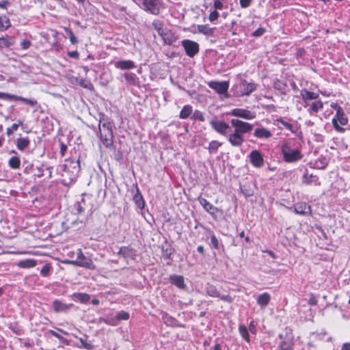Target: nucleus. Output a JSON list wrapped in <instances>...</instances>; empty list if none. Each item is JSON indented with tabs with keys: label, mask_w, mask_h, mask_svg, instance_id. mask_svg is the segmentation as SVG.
<instances>
[{
	"label": "nucleus",
	"mask_w": 350,
	"mask_h": 350,
	"mask_svg": "<svg viewBox=\"0 0 350 350\" xmlns=\"http://www.w3.org/2000/svg\"><path fill=\"white\" fill-rule=\"evenodd\" d=\"M131 252V250H130L128 247H121L119 251V254L123 255L124 257L127 256L129 253Z\"/></svg>",
	"instance_id": "603ef678"
},
{
	"label": "nucleus",
	"mask_w": 350,
	"mask_h": 350,
	"mask_svg": "<svg viewBox=\"0 0 350 350\" xmlns=\"http://www.w3.org/2000/svg\"><path fill=\"white\" fill-rule=\"evenodd\" d=\"M323 107V104L321 100H317L313 102L310 108L308 109L309 113L310 115H313L317 113L319 111L321 110Z\"/></svg>",
	"instance_id": "cd10ccee"
},
{
	"label": "nucleus",
	"mask_w": 350,
	"mask_h": 350,
	"mask_svg": "<svg viewBox=\"0 0 350 350\" xmlns=\"http://www.w3.org/2000/svg\"><path fill=\"white\" fill-rule=\"evenodd\" d=\"M37 265V262L33 259H26L21 260L17 263V266L23 269H29L34 267Z\"/></svg>",
	"instance_id": "a878e982"
},
{
	"label": "nucleus",
	"mask_w": 350,
	"mask_h": 350,
	"mask_svg": "<svg viewBox=\"0 0 350 350\" xmlns=\"http://www.w3.org/2000/svg\"><path fill=\"white\" fill-rule=\"evenodd\" d=\"M249 159L252 165L256 168H260L264 165L263 155L258 150H252L249 154Z\"/></svg>",
	"instance_id": "4468645a"
},
{
	"label": "nucleus",
	"mask_w": 350,
	"mask_h": 350,
	"mask_svg": "<svg viewBox=\"0 0 350 350\" xmlns=\"http://www.w3.org/2000/svg\"><path fill=\"white\" fill-rule=\"evenodd\" d=\"M237 88L239 96L249 95L256 89V85L254 83H248L246 80L243 79L237 85Z\"/></svg>",
	"instance_id": "9d476101"
},
{
	"label": "nucleus",
	"mask_w": 350,
	"mask_h": 350,
	"mask_svg": "<svg viewBox=\"0 0 350 350\" xmlns=\"http://www.w3.org/2000/svg\"><path fill=\"white\" fill-rule=\"evenodd\" d=\"M115 67L120 70H129L135 67L132 60H120L115 63Z\"/></svg>",
	"instance_id": "5701e85b"
},
{
	"label": "nucleus",
	"mask_w": 350,
	"mask_h": 350,
	"mask_svg": "<svg viewBox=\"0 0 350 350\" xmlns=\"http://www.w3.org/2000/svg\"><path fill=\"white\" fill-rule=\"evenodd\" d=\"M239 330L243 338L247 342H250V336L247 327L244 325H240L239 327Z\"/></svg>",
	"instance_id": "c9c22d12"
},
{
	"label": "nucleus",
	"mask_w": 350,
	"mask_h": 350,
	"mask_svg": "<svg viewBox=\"0 0 350 350\" xmlns=\"http://www.w3.org/2000/svg\"><path fill=\"white\" fill-rule=\"evenodd\" d=\"M308 303L311 306H314L317 304V300L316 299V298L314 297H311V298L309 299L308 301Z\"/></svg>",
	"instance_id": "e2e57ef3"
},
{
	"label": "nucleus",
	"mask_w": 350,
	"mask_h": 350,
	"mask_svg": "<svg viewBox=\"0 0 350 350\" xmlns=\"http://www.w3.org/2000/svg\"><path fill=\"white\" fill-rule=\"evenodd\" d=\"M77 259L76 260H66L64 263L79 266L81 267H85L90 269H94L95 265H94L92 260L85 256L81 249L77 250Z\"/></svg>",
	"instance_id": "39448f33"
},
{
	"label": "nucleus",
	"mask_w": 350,
	"mask_h": 350,
	"mask_svg": "<svg viewBox=\"0 0 350 350\" xmlns=\"http://www.w3.org/2000/svg\"><path fill=\"white\" fill-rule=\"evenodd\" d=\"M126 81L131 84H134L136 81V75L132 72H126L124 74Z\"/></svg>",
	"instance_id": "58836bf2"
},
{
	"label": "nucleus",
	"mask_w": 350,
	"mask_h": 350,
	"mask_svg": "<svg viewBox=\"0 0 350 350\" xmlns=\"http://www.w3.org/2000/svg\"><path fill=\"white\" fill-rule=\"evenodd\" d=\"M192 111H193V107L190 105H186L183 107V108L180 111L179 117L181 119H186L190 115H191Z\"/></svg>",
	"instance_id": "c756f323"
},
{
	"label": "nucleus",
	"mask_w": 350,
	"mask_h": 350,
	"mask_svg": "<svg viewBox=\"0 0 350 350\" xmlns=\"http://www.w3.org/2000/svg\"><path fill=\"white\" fill-rule=\"evenodd\" d=\"M213 1H214V8H215V10L223 9L224 4L221 2V0H213Z\"/></svg>",
	"instance_id": "864d4df0"
},
{
	"label": "nucleus",
	"mask_w": 350,
	"mask_h": 350,
	"mask_svg": "<svg viewBox=\"0 0 350 350\" xmlns=\"http://www.w3.org/2000/svg\"><path fill=\"white\" fill-rule=\"evenodd\" d=\"M49 332L52 336L57 338L58 339L61 340L62 338V337L59 334H57L56 332L53 330H50Z\"/></svg>",
	"instance_id": "0e129e2a"
},
{
	"label": "nucleus",
	"mask_w": 350,
	"mask_h": 350,
	"mask_svg": "<svg viewBox=\"0 0 350 350\" xmlns=\"http://www.w3.org/2000/svg\"><path fill=\"white\" fill-rule=\"evenodd\" d=\"M196 29L198 33L206 36H210L213 33L214 29L211 28L208 25H198Z\"/></svg>",
	"instance_id": "bb28decb"
},
{
	"label": "nucleus",
	"mask_w": 350,
	"mask_h": 350,
	"mask_svg": "<svg viewBox=\"0 0 350 350\" xmlns=\"http://www.w3.org/2000/svg\"><path fill=\"white\" fill-rule=\"evenodd\" d=\"M135 188V193L134 194L133 196V201L135 203L136 206L140 208V209H143L144 208V206H145V202H144V200L143 198V196L139 191V189L137 186V184H135L134 185Z\"/></svg>",
	"instance_id": "412c9836"
},
{
	"label": "nucleus",
	"mask_w": 350,
	"mask_h": 350,
	"mask_svg": "<svg viewBox=\"0 0 350 350\" xmlns=\"http://www.w3.org/2000/svg\"><path fill=\"white\" fill-rule=\"evenodd\" d=\"M348 118L343 109L336 113V115L332 120V122L334 129L340 133L344 132L345 129L342 126H345L348 124Z\"/></svg>",
	"instance_id": "0eeeda50"
},
{
	"label": "nucleus",
	"mask_w": 350,
	"mask_h": 350,
	"mask_svg": "<svg viewBox=\"0 0 350 350\" xmlns=\"http://www.w3.org/2000/svg\"><path fill=\"white\" fill-rule=\"evenodd\" d=\"M273 87L275 89L280 91L281 92H284L286 90V85L283 81L277 79L274 82Z\"/></svg>",
	"instance_id": "f704fd0d"
},
{
	"label": "nucleus",
	"mask_w": 350,
	"mask_h": 350,
	"mask_svg": "<svg viewBox=\"0 0 350 350\" xmlns=\"http://www.w3.org/2000/svg\"><path fill=\"white\" fill-rule=\"evenodd\" d=\"M191 118L193 119V120H198L201 122L204 121V118L203 113H202V112H201L199 110L194 111Z\"/></svg>",
	"instance_id": "a19ab883"
},
{
	"label": "nucleus",
	"mask_w": 350,
	"mask_h": 350,
	"mask_svg": "<svg viewBox=\"0 0 350 350\" xmlns=\"http://www.w3.org/2000/svg\"><path fill=\"white\" fill-rule=\"evenodd\" d=\"M208 86L218 94H222L227 92L229 84L227 81H211Z\"/></svg>",
	"instance_id": "dca6fc26"
},
{
	"label": "nucleus",
	"mask_w": 350,
	"mask_h": 350,
	"mask_svg": "<svg viewBox=\"0 0 350 350\" xmlns=\"http://www.w3.org/2000/svg\"><path fill=\"white\" fill-rule=\"evenodd\" d=\"M92 196L88 194L83 195V198L81 202H78L75 204V207L76 211L78 214H81L83 213L85 208H88L90 206L88 204V202L91 200Z\"/></svg>",
	"instance_id": "f3484780"
},
{
	"label": "nucleus",
	"mask_w": 350,
	"mask_h": 350,
	"mask_svg": "<svg viewBox=\"0 0 350 350\" xmlns=\"http://www.w3.org/2000/svg\"><path fill=\"white\" fill-rule=\"evenodd\" d=\"M8 165L10 168L16 170L21 166V160L18 157H12L8 161Z\"/></svg>",
	"instance_id": "2f4dec72"
},
{
	"label": "nucleus",
	"mask_w": 350,
	"mask_h": 350,
	"mask_svg": "<svg viewBox=\"0 0 350 350\" xmlns=\"http://www.w3.org/2000/svg\"><path fill=\"white\" fill-rule=\"evenodd\" d=\"M254 136L261 139H269L272 136V133L265 127H259L254 130Z\"/></svg>",
	"instance_id": "aec40b11"
},
{
	"label": "nucleus",
	"mask_w": 350,
	"mask_h": 350,
	"mask_svg": "<svg viewBox=\"0 0 350 350\" xmlns=\"http://www.w3.org/2000/svg\"><path fill=\"white\" fill-rule=\"evenodd\" d=\"M66 32L68 33L69 39H70V42L72 44H75L78 42V40H77V38L75 37L74 33L70 29H66Z\"/></svg>",
	"instance_id": "a18cd8bd"
},
{
	"label": "nucleus",
	"mask_w": 350,
	"mask_h": 350,
	"mask_svg": "<svg viewBox=\"0 0 350 350\" xmlns=\"http://www.w3.org/2000/svg\"><path fill=\"white\" fill-rule=\"evenodd\" d=\"M52 267L50 264H45L40 270V274L43 277H48L50 275Z\"/></svg>",
	"instance_id": "e433bc0d"
},
{
	"label": "nucleus",
	"mask_w": 350,
	"mask_h": 350,
	"mask_svg": "<svg viewBox=\"0 0 350 350\" xmlns=\"http://www.w3.org/2000/svg\"><path fill=\"white\" fill-rule=\"evenodd\" d=\"M228 115L239 117L247 120H252L256 117L254 112L243 108L233 109L228 113Z\"/></svg>",
	"instance_id": "f8f14e48"
},
{
	"label": "nucleus",
	"mask_w": 350,
	"mask_h": 350,
	"mask_svg": "<svg viewBox=\"0 0 350 350\" xmlns=\"http://www.w3.org/2000/svg\"><path fill=\"white\" fill-rule=\"evenodd\" d=\"M303 183L307 185L314 183L315 185H319L318 182V178L312 174L308 176L307 174H305L303 176Z\"/></svg>",
	"instance_id": "7c9ffc66"
},
{
	"label": "nucleus",
	"mask_w": 350,
	"mask_h": 350,
	"mask_svg": "<svg viewBox=\"0 0 350 350\" xmlns=\"http://www.w3.org/2000/svg\"><path fill=\"white\" fill-rule=\"evenodd\" d=\"M277 121L281 124V125H282L286 129L288 130V131H291L292 132H293V126L292 124L286 122V121H284L282 118H279L277 120Z\"/></svg>",
	"instance_id": "37998d69"
},
{
	"label": "nucleus",
	"mask_w": 350,
	"mask_h": 350,
	"mask_svg": "<svg viewBox=\"0 0 350 350\" xmlns=\"http://www.w3.org/2000/svg\"><path fill=\"white\" fill-rule=\"evenodd\" d=\"M182 46L184 47L186 54L190 57H194L199 52V44L190 40H183Z\"/></svg>",
	"instance_id": "9b49d317"
},
{
	"label": "nucleus",
	"mask_w": 350,
	"mask_h": 350,
	"mask_svg": "<svg viewBox=\"0 0 350 350\" xmlns=\"http://www.w3.org/2000/svg\"><path fill=\"white\" fill-rule=\"evenodd\" d=\"M253 323H254L253 322H251V323H250V331H251L252 333L255 334V332H256V327H255V325H253Z\"/></svg>",
	"instance_id": "338daca9"
},
{
	"label": "nucleus",
	"mask_w": 350,
	"mask_h": 350,
	"mask_svg": "<svg viewBox=\"0 0 350 350\" xmlns=\"http://www.w3.org/2000/svg\"><path fill=\"white\" fill-rule=\"evenodd\" d=\"M68 56L72 58L78 59L79 58V53L77 51H70L68 53Z\"/></svg>",
	"instance_id": "bf43d9fd"
},
{
	"label": "nucleus",
	"mask_w": 350,
	"mask_h": 350,
	"mask_svg": "<svg viewBox=\"0 0 350 350\" xmlns=\"http://www.w3.org/2000/svg\"><path fill=\"white\" fill-rule=\"evenodd\" d=\"M294 212L301 215H311V206L306 202H299L294 205Z\"/></svg>",
	"instance_id": "2eb2a0df"
},
{
	"label": "nucleus",
	"mask_w": 350,
	"mask_h": 350,
	"mask_svg": "<svg viewBox=\"0 0 350 350\" xmlns=\"http://www.w3.org/2000/svg\"><path fill=\"white\" fill-rule=\"evenodd\" d=\"M65 172L72 174H77L80 170L79 159H67L63 165Z\"/></svg>",
	"instance_id": "ddd939ff"
},
{
	"label": "nucleus",
	"mask_w": 350,
	"mask_h": 350,
	"mask_svg": "<svg viewBox=\"0 0 350 350\" xmlns=\"http://www.w3.org/2000/svg\"><path fill=\"white\" fill-rule=\"evenodd\" d=\"M12 44V42L11 39H9L8 38H0V47H8Z\"/></svg>",
	"instance_id": "79ce46f5"
},
{
	"label": "nucleus",
	"mask_w": 350,
	"mask_h": 350,
	"mask_svg": "<svg viewBox=\"0 0 350 350\" xmlns=\"http://www.w3.org/2000/svg\"><path fill=\"white\" fill-rule=\"evenodd\" d=\"M0 99H4L7 100H15V101H22L27 105H29L31 107H34L38 104V101L34 98H26L20 96H16L14 94H11L5 92H0Z\"/></svg>",
	"instance_id": "1a4fd4ad"
},
{
	"label": "nucleus",
	"mask_w": 350,
	"mask_h": 350,
	"mask_svg": "<svg viewBox=\"0 0 350 350\" xmlns=\"http://www.w3.org/2000/svg\"><path fill=\"white\" fill-rule=\"evenodd\" d=\"M284 160L287 163H295L302 157L300 150L295 146L293 141H287L281 148Z\"/></svg>",
	"instance_id": "f03ea898"
},
{
	"label": "nucleus",
	"mask_w": 350,
	"mask_h": 350,
	"mask_svg": "<svg viewBox=\"0 0 350 350\" xmlns=\"http://www.w3.org/2000/svg\"><path fill=\"white\" fill-rule=\"evenodd\" d=\"M10 27V21L6 16H0V30L5 31Z\"/></svg>",
	"instance_id": "473e14b6"
},
{
	"label": "nucleus",
	"mask_w": 350,
	"mask_h": 350,
	"mask_svg": "<svg viewBox=\"0 0 350 350\" xmlns=\"http://www.w3.org/2000/svg\"><path fill=\"white\" fill-rule=\"evenodd\" d=\"M340 350H350V343L347 342L343 344Z\"/></svg>",
	"instance_id": "69168bd1"
},
{
	"label": "nucleus",
	"mask_w": 350,
	"mask_h": 350,
	"mask_svg": "<svg viewBox=\"0 0 350 350\" xmlns=\"http://www.w3.org/2000/svg\"><path fill=\"white\" fill-rule=\"evenodd\" d=\"M271 299V296L268 293H263L257 298V304L262 308L267 307Z\"/></svg>",
	"instance_id": "b1692460"
},
{
	"label": "nucleus",
	"mask_w": 350,
	"mask_h": 350,
	"mask_svg": "<svg viewBox=\"0 0 350 350\" xmlns=\"http://www.w3.org/2000/svg\"><path fill=\"white\" fill-rule=\"evenodd\" d=\"M31 45V42L29 40L23 39L21 42V46L22 49L27 50L28 49Z\"/></svg>",
	"instance_id": "de8ad7c7"
},
{
	"label": "nucleus",
	"mask_w": 350,
	"mask_h": 350,
	"mask_svg": "<svg viewBox=\"0 0 350 350\" xmlns=\"http://www.w3.org/2000/svg\"><path fill=\"white\" fill-rule=\"evenodd\" d=\"M265 30L264 28H258V29H256V31H254L252 33V35L254 36H256V37H259V36H261L263 35V33H265Z\"/></svg>",
	"instance_id": "5fc2aeb1"
},
{
	"label": "nucleus",
	"mask_w": 350,
	"mask_h": 350,
	"mask_svg": "<svg viewBox=\"0 0 350 350\" xmlns=\"http://www.w3.org/2000/svg\"><path fill=\"white\" fill-rule=\"evenodd\" d=\"M197 251L200 253L201 254H204V247L202 245H199L197 247Z\"/></svg>",
	"instance_id": "774afa93"
},
{
	"label": "nucleus",
	"mask_w": 350,
	"mask_h": 350,
	"mask_svg": "<svg viewBox=\"0 0 350 350\" xmlns=\"http://www.w3.org/2000/svg\"><path fill=\"white\" fill-rule=\"evenodd\" d=\"M30 141L27 137H20L17 139L16 147L20 150H23L29 146Z\"/></svg>",
	"instance_id": "c85d7f7f"
},
{
	"label": "nucleus",
	"mask_w": 350,
	"mask_h": 350,
	"mask_svg": "<svg viewBox=\"0 0 350 350\" xmlns=\"http://www.w3.org/2000/svg\"><path fill=\"white\" fill-rule=\"evenodd\" d=\"M144 10L152 14L157 15L163 8L162 0H143Z\"/></svg>",
	"instance_id": "6e6552de"
},
{
	"label": "nucleus",
	"mask_w": 350,
	"mask_h": 350,
	"mask_svg": "<svg viewBox=\"0 0 350 350\" xmlns=\"http://www.w3.org/2000/svg\"><path fill=\"white\" fill-rule=\"evenodd\" d=\"M205 291L207 295H208L211 297H215V298H219L221 300H222L224 302L227 303H232L234 300L233 297L230 296V295H221L220 294L219 291L217 289V288L210 283H208L205 286Z\"/></svg>",
	"instance_id": "423d86ee"
},
{
	"label": "nucleus",
	"mask_w": 350,
	"mask_h": 350,
	"mask_svg": "<svg viewBox=\"0 0 350 350\" xmlns=\"http://www.w3.org/2000/svg\"><path fill=\"white\" fill-rule=\"evenodd\" d=\"M300 95L304 102H307L311 100H316L319 98V94L310 92L307 89L304 88L300 91Z\"/></svg>",
	"instance_id": "4be33fe9"
},
{
	"label": "nucleus",
	"mask_w": 350,
	"mask_h": 350,
	"mask_svg": "<svg viewBox=\"0 0 350 350\" xmlns=\"http://www.w3.org/2000/svg\"><path fill=\"white\" fill-rule=\"evenodd\" d=\"M79 340L80 342L81 343V345L83 348H85L86 349H93L94 346L91 342H88L82 338H79Z\"/></svg>",
	"instance_id": "49530a36"
},
{
	"label": "nucleus",
	"mask_w": 350,
	"mask_h": 350,
	"mask_svg": "<svg viewBox=\"0 0 350 350\" xmlns=\"http://www.w3.org/2000/svg\"><path fill=\"white\" fill-rule=\"evenodd\" d=\"M170 282L180 289H185L186 284L185 283L184 278L179 275H170Z\"/></svg>",
	"instance_id": "6ab92c4d"
},
{
	"label": "nucleus",
	"mask_w": 350,
	"mask_h": 350,
	"mask_svg": "<svg viewBox=\"0 0 350 350\" xmlns=\"http://www.w3.org/2000/svg\"><path fill=\"white\" fill-rule=\"evenodd\" d=\"M230 124L234 128V131L229 133L230 126L228 123L224 120H218L217 117L210 120L211 128L217 133L226 136L228 142L232 146L241 147L245 142L244 135L252 132L253 125L239 119H232Z\"/></svg>",
	"instance_id": "f257e3e1"
},
{
	"label": "nucleus",
	"mask_w": 350,
	"mask_h": 350,
	"mask_svg": "<svg viewBox=\"0 0 350 350\" xmlns=\"http://www.w3.org/2000/svg\"><path fill=\"white\" fill-rule=\"evenodd\" d=\"M213 350H227L226 346H222L220 344H215L213 347Z\"/></svg>",
	"instance_id": "052dcab7"
},
{
	"label": "nucleus",
	"mask_w": 350,
	"mask_h": 350,
	"mask_svg": "<svg viewBox=\"0 0 350 350\" xmlns=\"http://www.w3.org/2000/svg\"><path fill=\"white\" fill-rule=\"evenodd\" d=\"M222 145L221 143L216 140H213L210 142L208 146V151L211 154L216 153L218 148Z\"/></svg>",
	"instance_id": "72a5a7b5"
},
{
	"label": "nucleus",
	"mask_w": 350,
	"mask_h": 350,
	"mask_svg": "<svg viewBox=\"0 0 350 350\" xmlns=\"http://www.w3.org/2000/svg\"><path fill=\"white\" fill-rule=\"evenodd\" d=\"M100 139L106 148H110L113 143L112 125L109 122L99 124Z\"/></svg>",
	"instance_id": "7ed1b4c3"
},
{
	"label": "nucleus",
	"mask_w": 350,
	"mask_h": 350,
	"mask_svg": "<svg viewBox=\"0 0 350 350\" xmlns=\"http://www.w3.org/2000/svg\"><path fill=\"white\" fill-rule=\"evenodd\" d=\"M198 200L200 205L202 206V207L206 210V211H207L211 215H215L216 213L218 212V208L214 206L205 198H199Z\"/></svg>",
	"instance_id": "a211bd4d"
},
{
	"label": "nucleus",
	"mask_w": 350,
	"mask_h": 350,
	"mask_svg": "<svg viewBox=\"0 0 350 350\" xmlns=\"http://www.w3.org/2000/svg\"><path fill=\"white\" fill-rule=\"evenodd\" d=\"M278 350H292V345L290 342L283 341L279 345Z\"/></svg>",
	"instance_id": "c03bdc74"
},
{
	"label": "nucleus",
	"mask_w": 350,
	"mask_h": 350,
	"mask_svg": "<svg viewBox=\"0 0 350 350\" xmlns=\"http://www.w3.org/2000/svg\"><path fill=\"white\" fill-rule=\"evenodd\" d=\"M129 317H130V315H129V312H125V311H121V312H118V314L116 315V321H122V320L126 321L129 319Z\"/></svg>",
	"instance_id": "ea45409f"
},
{
	"label": "nucleus",
	"mask_w": 350,
	"mask_h": 350,
	"mask_svg": "<svg viewBox=\"0 0 350 350\" xmlns=\"http://www.w3.org/2000/svg\"><path fill=\"white\" fill-rule=\"evenodd\" d=\"M219 18V13L217 10H214L212 12H211L208 19L211 22H213L216 21Z\"/></svg>",
	"instance_id": "8fccbe9b"
},
{
	"label": "nucleus",
	"mask_w": 350,
	"mask_h": 350,
	"mask_svg": "<svg viewBox=\"0 0 350 350\" xmlns=\"http://www.w3.org/2000/svg\"><path fill=\"white\" fill-rule=\"evenodd\" d=\"M251 3L252 0H240V5L243 8L249 7Z\"/></svg>",
	"instance_id": "6e6d98bb"
},
{
	"label": "nucleus",
	"mask_w": 350,
	"mask_h": 350,
	"mask_svg": "<svg viewBox=\"0 0 350 350\" xmlns=\"http://www.w3.org/2000/svg\"><path fill=\"white\" fill-rule=\"evenodd\" d=\"M152 27L161 37L165 44L171 45L176 40V37L172 31L168 28L164 27L161 22L159 21H153Z\"/></svg>",
	"instance_id": "20e7f679"
},
{
	"label": "nucleus",
	"mask_w": 350,
	"mask_h": 350,
	"mask_svg": "<svg viewBox=\"0 0 350 350\" xmlns=\"http://www.w3.org/2000/svg\"><path fill=\"white\" fill-rule=\"evenodd\" d=\"M211 243L215 249L219 248V241L214 234L211 237Z\"/></svg>",
	"instance_id": "09e8293b"
},
{
	"label": "nucleus",
	"mask_w": 350,
	"mask_h": 350,
	"mask_svg": "<svg viewBox=\"0 0 350 350\" xmlns=\"http://www.w3.org/2000/svg\"><path fill=\"white\" fill-rule=\"evenodd\" d=\"M10 5V3L8 1L4 0L0 1V8L6 9Z\"/></svg>",
	"instance_id": "4d7b16f0"
},
{
	"label": "nucleus",
	"mask_w": 350,
	"mask_h": 350,
	"mask_svg": "<svg viewBox=\"0 0 350 350\" xmlns=\"http://www.w3.org/2000/svg\"><path fill=\"white\" fill-rule=\"evenodd\" d=\"M331 107L336 110V111L338 113V111L342 110V108L339 106L337 103H332Z\"/></svg>",
	"instance_id": "680f3d73"
},
{
	"label": "nucleus",
	"mask_w": 350,
	"mask_h": 350,
	"mask_svg": "<svg viewBox=\"0 0 350 350\" xmlns=\"http://www.w3.org/2000/svg\"><path fill=\"white\" fill-rule=\"evenodd\" d=\"M18 129V124H13L11 127L8 128L6 133L8 135H10L14 131H16Z\"/></svg>",
	"instance_id": "3c124183"
},
{
	"label": "nucleus",
	"mask_w": 350,
	"mask_h": 350,
	"mask_svg": "<svg viewBox=\"0 0 350 350\" xmlns=\"http://www.w3.org/2000/svg\"><path fill=\"white\" fill-rule=\"evenodd\" d=\"M72 304H65L61 302L59 300H55L53 302V307L55 312H66L68 309H69Z\"/></svg>",
	"instance_id": "393cba45"
},
{
	"label": "nucleus",
	"mask_w": 350,
	"mask_h": 350,
	"mask_svg": "<svg viewBox=\"0 0 350 350\" xmlns=\"http://www.w3.org/2000/svg\"><path fill=\"white\" fill-rule=\"evenodd\" d=\"M103 321L105 323L110 325H116V320H113V319H109L108 318H105V319H103Z\"/></svg>",
	"instance_id": "13d9d810"
},
{
	"label": "nucleus",
	"mask_w": 350,
	"mask_h": 350,
	"mask_svg": "<svg viewBox=\"0 0 350 350\" xmlns=\"http://www.w3.org/2000/svg\"><path fill=\"white\" fill-rule=\"evenodd\" d=\"M74 296L82 303H85L90 299V295L86 293H75Z\"/></svg>",
	"instance_id": "4c0bfd02"
}]
</instances>
